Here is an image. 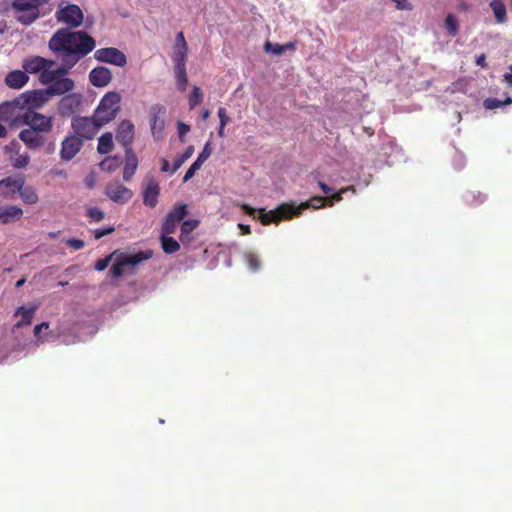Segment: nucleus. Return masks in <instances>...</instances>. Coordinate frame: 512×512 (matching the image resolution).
Listing matches in <instances>:
<instances>
[{
    "mask_svg": "<svg viewBox=\"0 0 512 512\" xmlns=\"http://www.w3.org/2000/svg\"><path fill=\"white\" fill-rule=\"evenodd\" d=\"M48 47L60 61L54 69L56 78H64L76 63L95 48V40L84 31L58 29L50 38Z\"/></svg>",
    "mask_w": 512,
    "mask_h": 512,
    "instance_id": "f257e3e1",
    "label": "nucleus"
},
{
    "mask_svg": "<svg viewBox=\"0 0 512 512\" xmlns=\"http://www.w3.org/2000/svg\"><path fill=\"white\" fill-rule=\"evenodd\" d=\"M152 256L153 252L151 250L139 251L135 254L115 251L105 258L99 259L95 263V269L98 271L105 270L108 267L111 259L114 258V263L111 266L109 272L113 278H119L126 273V268L134 270L138 264L152 258Z\"/></svg>",
    "mask_w": 512,
    "mask_h": 512,
    "instance_id": "f03ea898",
    "label": "nucleus"
},
{
    "mask_svg": "<svg viewBox=\"0 0 512 512\" xmlns=\"http://www.w3.org/2000/svg\"><path fill=\"white\" fill-rule=\"evenodd\" d=\"M48 3L49 0H13L11 9L19 23L29 26L41 16V7Z\"/></svg>",
    "mask_w": 512,
    "mask_h": 512,
    "instance_id": "7ed1b4c3",
    "label": "nucleus"
},
{
    "mask_svg": "<svg viewBox=\"0 0 512 512\" xmlns=\"http://www.w3.org/2000/svg\"><path fill=\"white\" fill-rule=\"evenodd\" d=\"M120 101L121 96L118 92L110 91L106 93L94 112L97 121L105 125L114 120L120 111Z\"/></svg>",
    "mask_w": 512,
    "mask_h": 512,
    "instance_id": "20e7f679",
    "label": "nucleus"
},
{
    "mask_svg": "<svg viewBox=\"0 0 512 512\" xmlns=\"http://www.w3.org/2000/svg\"><path fill=\"white\" fill-rule=\"evenodd\" d=\"M102 126L104 125L97 121L94 114L92 117L74 116L71 120L73 133L82 140L93 139Z\"/></svg>",
    "mask_w": 512,
    "mask_h": 512,
    "instance_id": "39448f33",
    "label": "nucleus"
},
{
    "mask_svg": "<svg viewBox=\"0 0 512 512\" xmlns=\"http://www.w3.org/2000/svg\"><path fill=\"white\" fill-rule=\"evenodd\" d=\"M20 125H27L29 129L40 133H49L53 128V119L50 116L26 109L20 116Z\"/></svg>",
    "mask_w": 512,
    "mask_h": 512,
    "instance_id": "423d86ee",
    "label": "nucleus"
},
{
    "mask_svg": "<svg viewBox=\"0 0 512 512\" xmlns=\"http://www.w3.org/2000/svg\"><path fill=\"white\" fill-rule=\"evenodd\" d=\"M58 22L67 25V29L78 28L82 25L84 15L81 8L76 4H67L64 7H60L55 14Z\"/></svg>",
    "mask_w": 512,
    "mask_h": 512,
    "instance_id": "0eeeda50",
    "label": "nucleus"
},
{
    "mask_svg": "<svg viewBox=\"0 0 512 512\" xmlns=\"http://www.w3.org/2000/svg\"><path fill=\"white\" fill-rule=\"evenodd\" d=\"M295 203H283L274 210L269 212H262L259 219L263 225L271 223L278 224L282 220H289L295 217Z\"/></svg>",
    "mask_w": 512,
    "mask_h": 512,
    "instance_id": "6e6552de",
    "label": "nucleus"
},
{
    "mask_svg": "<svg viewBox=\"0 0 512 512\" xmlns=\"http://www.w3.org/2000/svg\"><path fill=\"white\" fill-rule=\"evenodd\" d=\"M165 114V107L160 104H155L150 107L149 110V122L151 133L155 140L160 141L163 139V131L165 127V121L163 116Z\"/></svg>",
    "mask_w": 512,
    "mask_h": 512,
    "instance_id": "1a4fd4ad",
    "label": "nucleus"
},
{
    "mask_svg": "<svg viewBox=\"0 0 512 512\" xmlns=\"http://www.w3.org/2000/svg\"><path fill=\"white\" fill-rule=\"evenodd\" d=\"M105 195L115 203L125 204L133 197V191L118 181L106 185Z\"/></svg>",
    "mask_w": 512,
    "mask_h": 512,
    "instance_id": "9d476101",
    "label": "nucleus"
},
{
    "mask_svg": "<svg viewBox=\"0 0 512 512\" xmlns=\"http://www.w3.org/2000/svg\"><path fill=\"white\" fill-rule=\"evenodd\" d=\"M51 96L48 88L45 90H34L23 93L19 98L22 106L25 105L27 109L34 110L44 106Z\"/></svg>",
    "mask_w": 512,
    "mask_h": 512,
    "instance_id": "9b49d317",
    "label": "nucleus"
},
{
    "mask_svg": "<svg viewBox=\"0 0 512 512\" xmlns=\"http://www.w3.org/2000/svg\"><path fill=\"white\" fill-rule=\"evenodd\" d=\"M83 140L74 133L67 135L61 143L60 158L63 161L72 160L82 149Z\"/></svg>",
    "mask_w": 512,
    "mask_h": 512,
    "instance_id": "f8f14e48",
    "label": "nucleus"
},
{
    "mask_svg": "<svg viewBox=\"0 0 512 512\" xmlns=\"http://www.w3.org/2000/svg\"><path fill=\"white\" fill-rule=\"evenodd\" d=\"M94 56L100 62L113 64L119 67H123L127 63L125 54L119 49L113 47L98 49Z\"/></svg>",
    "mask_w": 512,
    "mask_h": 512,
    "instance_id": "ddd939ff",
    "label": "nucleus"
},
{
    "mask_svg": "<svg viewBox=\"0 0 512 512\" xmlns=\"http://www.w3.org/2000/svg\"><path fill=\"white\" fill-rule=\"evenodd\" d=\"M160 195V185L154 177H147L142 190L143 204L150 208L156 207Z\"/></svg>",
    "mask_w": 512,
    "mask_h": 512,
    "instance_id": "4468645a",
    "label": "nucleus"
},
{
    "mask_svg": "<svg viewBox=\"0 0 512 512\" xmlns=\"http://www.w3.org/2000/svg\"><path fill=\"white\" fill-rule=\"evenodd\" d=\"M22 109L23 107L20 98H17L11 102L2 103L0 105V121H13L20 125V116L22 113H20L19 110Z\"/></svg>",
    "mask_w": 512,
    "mask_h": 512,
    "instance_id": "2eb2a0df",
    "label": "nucleus"
},
{
    "mask_svg": "<svg viewBox=\"0 0 512 512\" xmlns=\"http://www.w3.org/2000/svg\"><path fill=\"white\" fill-rule=\"evenodd\" d=\"M82 104V95L70 93L61 98L58 104V111L62 116H71L79 111Z\"/></svg>",
    "mask_w": 512,
    "mask_h": 512,
    "instance_id": "dca6fc26",
    "label": "nucleus"
},
{
    "mask_svg": "<svg viewBox=\"0 0 512 512\" xmlns=\"http://www.w3.org/2000/svg\"><path fill=\"white\" fill-rule=\"evenodd\" d=\"M24 184V177L21 175L9 176L0 180V194L7 199H14Z\"/></svg>",
    "mask_w": 512,
    "mask_h": 512,
    "instance_id": "f3484780",
    "label": "nucleus"
},
{
    "mask_svg": "<svg viewBox=\"0 0 512 512\" xmlns=\"http://www.w3.org/2000/svg\"><path fill=\"white\" fill-rule=\"evenodd\" d=\"M135 128L130 120H123L116 130V140L125 148H131L134 140Z\"/></svg>",
    "mask_w": 512,
    "mask_h": 512,
    "instance_id": "a211bd4d",
    "label": "nucleus"
},
{
    "mask_svg": "<svg viewBox=\"0 0 512 512\" xmlns=\"http://www.w3.org/2000/svg\"><path fill=\"white\" fill-rule=\"evenodd\" d=\"M55 65V61L51 59H46L41 56H31L23 61V69L26 73L29 74H36L41 73V71L45 67H52Z\"/></svg>",
    "mask_w": 512,
    "mask_h": 512,
    "instance_id": "6ab92c4d",
    "label": "nucleus"
},
{
    "mask_svg": "<svg viewBox=\"0 0 512 512\" xmlns=\"http://www.w3.org/2000/svg\"><path fill=\"white\" fill-rule=\"evenodd\" d=\"M19 139L31 150L40 149L45 144V138L42 133L29 128L23 129L19 133Z\"/></svg>",
    "mask_w": 512,
    "mask_h": 512,
    "instance_id": "aec40b11",
    "label": "nucleus"
},
{
    "mask_svg": "<svg viewBox=\"0 0 512 512\" xmlns=\"http://www.w3.org/2000/svg\"><path fill=\"white\" fill-rule=\"evenodd\" d=\"M112 80L111 71L104 66H98L89 73V81L95 87H105Z\"/></svg>",
    "mask_w": 512,
    "mask_h": 512,
    "instance_id": "412c9836",
    "label": "nucleus"
},
{
    "mask_svg": "<svg viewBox=\"0 0 512 512\" xmlns=\"http://www.w3.org/2000/svg\"><path fill=\"white\" fill-rule=\"evenodd\" d=\"M138 168V158L132 148L125 150V164L123 169V179L129 182Z\"/></svg>",
    "mask_w": 512,
    "mask_h": 512,
    "instance_id": "4be33fe9",
    "label": "nucleus"
},
{
    "mask_svg": "<svg viewBox=\"0 0 512 512\" xmlns=\"http://www.w3.org/2000/svg\"><path fill=\"white\" fill-rule=\"evenodd\" d=\"M29 80L27 73L21 70H14L9 72L5 77V83L8 87L13 89H21Z\"/></svg>",
    "mask_w": 512,
    "mask_h": 512,
    "instance_id": "5701e85b",
    "label": "nucleus"
},
{
    "mask_svg": "<svg viewBox=\"0 0 512 512\" xmlns=\"http://www.w3.org/2000/svg\"><path fill=\"white\" fill-rule=\"evenodd\" d=\"M47 88L51 96L62 95L73 90L74 81L70 78H56L54 83L49 85Z\"/></svg>",
    "mask_w": 512,
    "mask_h": 512,
    "instance_id": "b1692460",
    "label": "nucleus"
},
{
    "mask_svg": "<svg viewBox=\"0 0 512 512\" xmlns=\"http://www.w3.org/2000/svg\"><path fill=\"white\" fill-rule=\"evenodd\" d=\"M23 216V210L17 206H4L0 208V222L8 224L18 221Z\"/></svg>",
    "mask_w": 512,
    "mask_h": 512,
    "instance_id": "393cba45",
    "label": "nucleus"
},
{
    "mask_svg": "<svg viewBox=\"0 0 512 512\" xmlns=\"http://www.w3.org/2000/svg\"><path fill=\"white\" fill-rule=\"evenodd\" d=\"M324 206H326L325 197L314 196L310 200H308L306 202H302L298 206L295 205V211H297V213H295V217L299 216L304 209H307V208L319 209Z\"/></svg>",
    "mask_w": 512,
    "mask_h": 512,
    "instance_id": "a878e982",
    "label": "nucleus"
},
{
    "mask_svg": "<svg viewBox=\"0 0 512 512\" xmlns=\"http://www.w3.org/2000/svg\"><path fill=\"white\" fill-rule=\"evenodd\" d=\"M37 307H31V308H26L24 306H21L17 309L15 315L16 316H21V320H19L16 324H15V327L16 328H21L23 326H27V325H30L32 323V318L34 316V313L36 311Z\"/></svg>",
    "mask_w": 512,
    "mask_h": 512,
    "instance_id": "bb28decb",
    "label": "nucleus"
},
{
    "mask_svg": "<svg viewBox=\"0 0 512 512\" xmlns=\"http://www.w3.org/2000/svg\"><path fill=\"white\" fill-rule=\"evenodd\" d=\"M490 7L494 13L495 20L498 24H504L507 21V10L502 0H492Z\"/></svg>",
    "mask_w": 512,
    "mask_h": 512,
    "instance_id": "cd10ccee",
    "label": "nucleus"
},
{
    "mask_svg": "<svg viewBox=\"0 0 512 512\" xmlns=\"http://www.w3.org/2000/svg\"><path fill=\"white\" fill-rule=\"evenodd\" d=\"M198 225L199 221L194 219L186 220L182 223L179 238L183 244H187L191 241L190 234L198 227Z\"/></svg>",
    "mask_w": 512,
    "mask_h": 512,
    "instance_id": "c85d7f7f",
    "label": "nucleus"
},
{
    "mask_svg": "<svg viewBox=\"0 0 512 512\" xmlns=\"http://www.w3.org/2000/svg\"><path fill=\"white\" fill-rule=\"evenodd\" d=\"M19 195L23 203L28 205L36 204L39 200L36 190L32 186L25 185V183L22 184Z\"/></svg>",
    "mask_w": 512,
    "mask_h": 512,
    "instance_id": "c756f323",
    "label": "nucleus"
},
{
    "mask_svg": "<svg viewBox=\"0 0 512 512\" xmlns=\"http://www.w3.org/2000/svg\"><path fill=\"white\" fill-rule=\"evenodd\" d=\"M170 234H162L160 236L161 247L166 254L176 253L180 249V244L169 236Z\"/></svg>",
    "mask_w": 512,
    "mask_h": 512,
    "instance_id": "7c9ffc66",
    "label": "nucleus"
},
{
    "mask_svg": "<svg viewBox=\"0 0 512 512\" xmlns=\"http://www.w3.org/2000/svg\"><path fill=\"white\" fill-rule=\"evenodd\" d=\"M113 137L111 133H104L98 139L97 151L100 154H108L113 150Z\"/></svg>",
    "mask_w": 512,
    "mask_h": 512,
    "instance_id": "2f4dec72",
    "label": "nucleus"
},
{
    "mask_svg": "<svg viewBox=\"0 0 512 512\" xmlns=\"http://www.w3.org/2000/svg\"><path fill=\"white\" fill-rule=\"evenodd\" d=\"M194 153V146H188L184 153L175 158L171 174H174Z\"/></svg>",
    "mask_w": 512,
    "mask_h": 512,
    "instance_id": "473e14b6",
    "label": "nucleus"
},
{
    "mask_svg": "<svg viewBox=\"0 0 512 512\" xmlns=\"http://www.w3.org/2000/svg\"><path fill=\"white\" fill-rule=\"evenodd\" d=\"M188 47L174 48V67H186Z\"/></svg>",
    "mask_w": 512,
    "mask_h": 512,
    "instance_id": "72a5a7b5",
    "label": "nucleus"
},
{
    "mask_svg": "<svg viewBox=\"0 0 512 512\" xmlns=\"http://www.w3.org/2000/svg\"><path fill=\"white\" fill-rule=\"evenodd\" d=\"M178 89L185 91L188 84L186 67H174Z\"/></svg>",
    "mask_w": 512,
    "mask_h": 512,
    "instance_id": "f704fd0d",
    "label": "nucleus"
},
{
    "mask_svg": "<svg viewBox=\"0 0 512 512\" xmlns=\"http://www.w3.org/2000/svg\"><path fill=\"white\" fill-rule=\"evenodd\" d=\"M187 213V205L179 203L173 207V209L167 214V216L180 223L185 218Z\"/></svg>",
    "mask_w": 512,
    "mask_h": 512,
    "instance_id": "c9c22d12",
    "label": "nucleus"
},
{
    "mask_svg": "<svg viewBox=\"0 0 512 512\" xmlns=\"http://www.w3.org/2000/svg\"><path fill=\"white\" fill-rule=\"evenodd\" d=\"M444 26L448 31V34L452 37L456 36L459 31V24L456 17L452 14H448L444 20Z\"/></svg>",
    "mask_w": 512,
    "mask_h": 512,
    "instance_id": "e433bc0d",
    "label": "nucleus"
},
{
    "mask_svg": "<svg viewBox=\"0 0 512 512\" xmlns=\"http://www.w3.org/2000/svg\"><path fill=\"white\" fill-rule=\"evenodd\" d=\"M512 104V98L507 97L505 100L501 101L497 98H487L483 102V106L487 110H493L504 105Z\"/></svg>",
    "mask_w": 512,
    "mask_h": 512,
    "instance_id": "4c0bfd02",
    "label": "nucleus"
},
{
    "mask_svg": "<svg viewBox=\"0 0 512 512\" xmlns=\"http://www.w3.org/2000/svg\"><path fill=\"white\" fill-rule=\"evenodd\" d=\"M355 191L354 187L353 186H350V187H346V188H342L340 189L337 193H334L328 197H325L326 199V206H333L336 202H339L343 199V194L346 193L347 191Z\"/></svg>",
    "mask_w": 512,
    "mask_h": 512,
    "instance_id": "58836bf2",
    "label": "nucleus"
},
{
    "mask_svg": "<svg viewBox=\"0 0 512 512\" xmlns=\"http://www.w3.org/2000/svg\"><path fill=\"white\" fill-rule=\"evenodd\" d=\"M56 80V76L54 70H51V67H45L39 76V81L44 85H51Z\"/></svg>",
    "mask_w": 512,
    "mask_h": 512,
    "instance_id": "ea45409f",
    "label": "nucleus"
},
{
    "mask_svg": "<svg viewBox=\"0 0 512 512\" xmlns=\"http://www.w3.org/2000/svg\"><path fill=\"white\" fill-rule=\"evenodd\" d=\"M202 97L203 93L201 91V88L198 86H194L188 98L190 109H194L202 101Z\"/></svg>",
    "mask_w": 512,
    "mask_h": 512,
    "instance_id": "a19ab883",
    "label": "nucleus"
},
{
    "mask_svg": "<svg viewBox=\"0 0 512 512\" xmlns=\"http://www.w3.org/2000/svg\"><path fill=\"white\" fill-rule=\"evenodd\" d=\"M179 224L178 221L173 220L169 216L166 215L162 227H161V233L162 234H173L176 231L177 225Z\"/></svg>",
    "mask_w": 512,
    "mask_h": 512,
    "instance_id": "79ce46f5",
    "label": "nucleus"
},
{
    "mask_svg": "<svg viewBox=\"0 0 512 512\" xmlns=\"http://www.w3.org/2000/svg\"><path fill=\"white\" fill-rule=\"evenodd\" d=\"M245 260L251 271L256 272L257 270H259L261 262L259 257L255 253L247 252L245 254Z\"/></svg>",
    "mask_w": 512,
    "mask_h": 512,
    "instance_id": "37998d69",
    "label": "nucleus"
},
{
    "mask_svg": "<svg viewBox=\"0 0 512 512\" xmlns=\"http://www.w3.org/2000/svg\"><path fill=\"white\" fill-rule=\"evenodd\" d=\"M86 215L88 216L90 222H100L104 219V212L97 207H89L86 211Z\"/></svg>",
    "mask_w": 512,
    "mask_h": 512,
    "instance_id": "c03bdc74",
    "label": "nucleus"
},
{
    "mask_svg": "<svg viewBox=\"0 0 512 512\" xmlns=\"http://www.w3.org/2000/svg\"><path fill=\"white\" fill-rule=\"evenodd\" d=\"M487 196L481 192L475 194L474 192H470L466 195V202L470 205L481 204L486 200Z\"/></svg>",
    "mask_w": 512,
    "mask_h": 512,
    "instance_id": "a18cd8bd",
    "label": "nucleus"
},
{
    "mask_svg": "<svg viewBox=\"0 0 512 512\" xmlns=\"http://www.w3.org/2000/svg\"><path fill=\"white\" fill-rule=\"evenodd\" d=\"M264 51L267 53L275 54V55H281L284 53L283 44L272 43V42L267 41L264 44Z\"/></svg>",
    "mask_w": 512,
    "mask_h": 512,
    "instance_id": "49530a36",
    "label": "nucleus"
},
{
    "mask_svg": "<svg viewBox=\"0 0 512 512\" xmlns=\"http://www.w3.org/2000/svg\"><path fill=\"white\" fill-rule=\"evenodd\" d=\"M30 162V156L25 154L18 155L12 162L13 167L17 169L25 168Z\"/></svg>",
    "mask_w": 512,
    "mask_h": 512,
    "instance_id": "de8ad7c7",
    "label": "nucleus"
},
{
    "mask_svg": "<svg viewBox=\"0 0 512 512\" xmlns=\"http://www.w3.org/2000/svg\"><path fill=\"white\" fill-rule=\"evenodd\" d=\"M210 146H211V142L210 141H208L204 145L202 151L200 152V154L198 155V157L196 159L199 163L203 164L210 157V155L212 153Z\"/></svg>",
    "mask_w": 512,
    "mask_h": 512,
    "instance_id": "09e8293b",
    "label": "nucleus"
},
{
    "mask_svg": "<svg viewBox=\"0 0 512 512\" xmlns=\"http://www.w3.org/2000/svg\"><path fill=\"white\" fill-rule=\"evenodd\" d=\"M202 165H203V164H201V163H199L197 160H195V161L191 164V166L189 167V169L186 171V173H185V175H184V178H183V181H184V182H187L188 180H190V179L194 176L195 172H196L197 170H199V169L201 168V166H202Z\"/></svg>",
    "mask_w": 512,
    "mask_h": 512,
    "instance_id": "8fccbe9b",
    "label": "nucleus"
},
{
    "mask_svg": "<svg viewBox=\"0 0 512 512\" xmlns=\"http://www.w3.org/2000/svg\"><path fill=\"white\" fill-rule=\"evenodd\" d=\"M65 244L74 249V250H80L84 247L85 243L83 240L76 239V238H70L65 241Z\"/></svg>",
    "mask_w": 512,
    "mask_h": 512,
    "instance_id": "3c124183",
    "label": "nucleus"
},
{
    "mask_svg": "<svg viewBox=\"0 0 512 512\" xmlns=\"http://www.w3.org/2000/svg\"><path fill=\"white\" fill-rule=\"evenodd\" d=\"M114 231H115L114 227H107V228H103V229H95L93 231V234H94V238L98 240L106 235L112 234Z\"/></svg>",
    "mask_w": 512,
    "mask_h": 512,
    "instance_id": "603ef678",
    "label": "nucleus"
},
{
    "mask_svg": "<svg viewBox=\"0 0 512 512\" xmlns=\"http://www.w3.org/2000/svg\"><path fill=\"white\" fill-rule=\"evenodd\" d=\"M177 128H178L179 139L181 142H184L185 141L184 136L186 133H188L190 131V126L183 122H178Z\"/></svg>",
    "mask_w": 512,
    "mask_h": 512,
    "instance_id": "864d4df0",
    "label": "nucleus"
},
{
    "mask_svg": "<svg viewBox=\"0 0 512 512\" xmlns=\"http://www.w3.org/2000/svg\"><path fill=\"white\" fill-rule=\"evenodd\" d=\"M218 117L222 126H226L230 122V117L228 116L227 110L224 107H220L218 109Z\"/></svg>",
    "mask_w": 512,
    "mask_h": 512,
    "instance_id": "5fc2aeb1",
    "label": "nucleus"
},
{
    "mask_svg": "<svg viewBox=\"0 0 512 512\" xmlns=\"http://www.w3.org/2000/svg\"><path fill=\"white\" fill-rule=\"evenodd\" d=\"M398 10H412V5L408 0H392Z\"/></svg>",
    "mask_w": 512,
    "mask_h": 512,
    "instance_id": "6e6d98bb",
    "label": "nucleus"
},
{
    "mask_svg": "<svg viewBox=\"0 0 512 512\" xmlns=\"http://www.w3.org/2000/svg\"><path fill=\"white\" fill-rule=\"evenodd\" d=\"M106 164H107L106 169L108 171H114L118 167L117 158L116 157L113 159L108 158L101 163V166L104 167Z\"/></svg>",
    "mask_w": 512,
    "mask_h": 512,
    "instance_id": "4d7b16f0",
    "label": "nucleus"
},
{
    "mask_svg": "<svg viewBox=\"0 0 512 512\" xmlns=\"http://www.w3.org/2000/svg\"><path fill=\"white\" fill-rule=\"evenodd\" d=\"M188 47L183 32L176 35L174 48Z\"/></svg>",
    "mask_w": 512,
    "mask_h": 512,
    "instance_id": "13d9d810",
    "label": "nucleus"
},
{
    "mask_svg": "<svg viewBox=\"0 0 512 512\" xmlns=\"http://www.w3.org/2000/svg\"><path fill=\"white\" fill-rule=\"evenodd\" d=\"M42 326H45V329L49 328L48 322H42L34 327V335L39 338L40 332L42 330Z\"/></svg>",
    "mask_w": 512,
    "mask_h": 512,
    "instance_id": "bf43d9fd",
    "label": "nucleus"
},
{
    "mask_svg": "<svg viewBox=\"0 0 512 512\" xmlns=\"http://www.w3.org/2000/svg\"><path fill=\"white\" fill-rule=\"evenodd\" d=\"M241 209L249 216H254L256 212V210L253 207L249 206L248 204H242Z\"/></svg>",
    "mask_w": 512,
    "mask_h": 512,
    "instance_id": "052dcab7",
    "label": "nucleus"
},
{
    "mask_svg": "<svg viewBox=\"0 0 512 512\" xmlns=\"http://www.w3.org/2000/svg\"><path fill=\"white\" fill-rule=\"evenodd\" d=\"M476 64L481 67H486V56L485 54H480L476 57Z\"/></svg>",
    "mask_w": 512,
    "mask_h": 512,
    "instance_id": "680f3d73",
    "label": "nucleus"
},
{
    "mask_svg": "<svg viewBox=\"0 0 512 512\" xmlns=\"http://www.w3.org/2000/svg\"><path fill=\"white\" fill-rule=\"evenodd\" d=\"M161 171L162 172H169V171L171 172L169 161L166 160L165 158H163L161 160Z\"/></svg>",
    "mask_w": 512,
    "mask_h": 512,
    "instance_id": "e2e57ef3",
    "label": "nucleus"
},
{
    "mask_svg": "<svg viewBox=\"0 0 512 512\" xmlns=\"http://www.w3.org/2000/svg\"><path fill=\"white\" fill-rule=\"evenodd\" d=\"M319 187L321 188L322 192L324 194H329L331 191H332V188L329 187L327 184H325L324 182L322 181H319Z\"/></svg>",
    "mask_w": 512,
    "mask_h": 512,
    "instance_id": "0e129e2a",
    "label": "nucleus"
},
{
    "mask_svg": "<svg viewBox=\"0 0 512 512\" xmlns=\"http://www.w3.org/2000/svg\"><path fill=\"white\" fill-rule=\"evenodd\" d=\"M510 72L504 75V79L509 86H512V65L509 67Z\"/></svg>",
    "mask_w": 512,
    "mask_h": 512,
    "instance_id": "69168bd1",
    "label": "nucleus"
},
{
    "mask_svg": "<svg viewBox=\"0 0 512 512\" xmlns=\"http://www.w3.org/2000/svg\"><path fill=\"white\" fill-rule=\"evenodd\" d=\"M284 52L287 50L294 51L296 49V42H288L283 44Z\"/></svg>",
    "mask_w": 512,
    "mask_h": 512,
    "instance_id": "338daca9",
    "label": "nucleus"
},
{
    "mask_svg": "<svg viewBox=\"0 0 512 512\" xmlns=\"http://www.w3.org/2000/svg\"><path fill=\"white\" fill-rule=\"evenodd\" d=\"M239 228L242 230L243 235L251 234V229L249 225L239 224Z\"/></svg>",
    "mask_w": 512,
    "mask_h": 512,
    "instance_id": "774afa93",
    "label": "nucleus"
}]
</instances>
